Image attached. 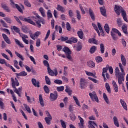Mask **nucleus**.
Instances as JSON below:
<instances>
[{"label":"nucleus","mask_w":128,"mask_h":128,"mask_svg":"<svg viewBox=\"0 0 128 128\" xmlns=\"http://www.w3.org/2000/svg\"><path fill=\"white\" fill-rule=\"evenodd\" d=\"M119 68L122 72L120 70V68L118 67L116 68V78H118V82L120 85L122 84V82H124V76H126V72H124V66L122 63H119Z\"/></svg>","instance_id":"nucleus-1"},{"label":"nucleus","mask_w":128,"mask_h":128,"mask_svg":"<svg viewBox=\"0 0 128 128\" xmlns=\"http://www.w3.org/2000/svg\"><path fill=\"white\" fill-rule=\"evenodd\" d=\"M16 81H14V78H12V88L15 89L14 90V92H16V94H17L20 98H22V87H20V88H18V89L16 88V86H20V83L18 82V79L16 78Z\"/></svg>","instance_id":"nucleus-2"},{"label":"nucleus","mask_w":128,"mask_h":128,"mask_svg":"<svg viewBox=\"0 0 128 128\" xmlns=\"http://www.w3.org/2000/svg\"><path fill=\"white\" fill-rule=\"evenodd\" d=\"M114 11L118 16H120V12H122V16L126 22H128V17L126 16V12L122 7L118 6V5L115 6Z\"/></svg>","instance_id":"nucleus-3"},{"label":"nucleus","mask_w":128,"mask_h":128,"mask_svg":"<svg viewBox=\"0 0 128 128\" xmlns=\"http://www.w3.org/2000/svg\"><path fill=\"white\" fill-rule=\"evenodd\" d=\"M34 16H36V18L34 16H32L31 18H32L33 20H34V22H36V24H37L38 28H42V24H40V23L42 22V24H45L44 20V18H42L40 16V15H38V13H35ZM38 19L39 20L38 21Z\"/></svg>","instance_id":"nucleus-4"},{"label":"nucleus","mask_w":128,"mask_h":128,"mask_svg":"<svg viewBox=\"0 0 128 128\" xmlns=\"http://www.w3.org/2000/svg\"><path fill=\"white\" fill-rule=\"evenodd\" d=\"M64 52H65L66 58L69 60H72V51L70 50V48L68 47H64Z\"/></svg>","instance_id":"nucleus-5"},{"label":"nucleus","mask_w":128,"mask_h":128,"mask_svg":"<svg viewBox=\"0 0 128 128\" xmlns=\"http://www.w3.org/2000/svg\"><path fill=\"white\" fill-rule=\"evenodd\" d=\"M89 96L93 102H96L98 104L100 102V100H98V95H96V92L90 93Z\"/></svg>","instance_id":"nucleus-6"},{"label":"nucleus","mask_w":128,"mask_h":128,"mask_svg":"<svg viewBox=\"0 0 128 128\" xmlns=\"http://www.w3.org/2000/svg\"><path fill=\"white\" fill-rule=\"evenodd\" d=\"M48 74H49V76H58V69H55L54 71L52 70L50 68H49L48 69Z\"/></svg>","instance_id":"nucleus-7"},{"label":"nucleus","mask_w":128,"mask_h":128,"mask_svg":"<svg viewBox=\"0 0 128 128\" xmlns=\"http://www.w3.org/2000/svg\"><path fill=\"white\" fill-rule=\"evenodd\" d=\"M58 95L56 92H55L54 94H50V100L52 102H56L58 100Z\"/></svg>","instance_id":"nucleus-8"},{"label":"nucleus","mask_w":128,"mask_h":128,"mask_svg":"<svg viewBox=\"0 0 128 128\" xmlns=\"http://www.w3.org/2000/svg\"><path fill=\"white\" fill-rule=\"evenodd\" d=\"M80 82L81 90H84L86 88V84H88L86 80V79L84 78H82L80 79Z\"/></svg>","instance_id":"nucleus-9"},{"label":"nucleus","mask_w":128,"mask_h":128,"mask_svg":"<svg viewBox=\"0 0 128 128\" xmlns=\"http://www.w3.org/2000/svg\"><path fill=\"white\" fill-rule=\"evenodd\" d=\"M20 19L23 22H28V24H32V26H36V23L30 19L24 18V17L22 16H20Z\"/></svg>","instance_id":"nucleus-10"},{"label":"nucleus","mask_w":128,"mask_h":128,"mask_svg":"<svg viewBox=\"0 0 128 128\" xmlns=\"http://www.w3.org/2000/svg\"><path fill=\"white\" fill-rule=\"evenodd\" d=\"M88 128H98V126L96 124V123L94 121H89L88 122Z\"/></svg>","instance_id":"nucleus-11"},{"label":"nucleus","mask_w":128,"mask_h":128,"mask_svg":"<svg viewBox=\"0 0 128 128\" xmlns=\"http://www.w3.org/2000/svg\"><path fill=\"white\" fill-rule=\"evenodd\" d=\"M79 120H80V123H78V126L80 128H84V120L80 116H78Z\"/></svg>","instance_id":"nucleus-12"},{"label":"nucleus","mask_w":128,"mask_h":128,"mask_svg":"<svg viewBox=\"0 0 128 128\" xmlns=\"http://www.w3.org/2000/svg\"><path fill=\"white\" fill-rule=\"evenodd\" d=\"M32 84L35 86V88H40V82L36 81V80L34 78L32 79Z\"/></svg>","instance_id":"nucleus-13"},{"label":"nucleus","mask_w":128,"mask_h":128,"mask_svg":"<svg viewBox=\"0 0 128 128\" xmlns=\"http://www.w3.org/2000/svg\"><path fill=\"white\" fill-rule=\"evenodd\" d=\"M89 14L92 20H93V22H94V20H96V15L94 14V12L92 10V8L89 9Z\"/></svg>","instance_id":"nucleus-14"},{"label":"nucleus","mask_w":128,"mask_h":128,"mask_svg":"<svg viewBox=\"0 0 128 128\" xmlns=\"http://www.w3.org/2000/svg\"><path fill=\"white\" fill-rule=\"evenodd\" d=\"M120 102L124 110H128V105L126 104V102L122 99L120 100Z\"/></svg>","instance_id":"nucleus-15"},{"label":"nucleus","mask_w":128,"mask_h":128,"mask_svg":"<svg viewBox=\"0 0 128 128\" xmlns=\"http://www.w3.org/2000/svg\"><path fill=\"white\" fill-rule=\"evenodd\" d=\"M2 36L6 44H12V42H10V40L8 37V36H6V34H2Z\"/></svg>","instance_id":"nucleus-16"},{"label":"nucleus","mask_w":128,"mask_h":128,"mask_svg":"<svg viewBox=\"0 0 128 128\" xmlns=\"http://www.w3.org/2000/svg\"><path fill=\"white\" fill-rule=\"evenodd\" d=\"M100 12L104 16H106V7L103 6L100 8Z\"/></svg>","instance_id":"nucleus-17"},{"label":"nucleus","mask_w":128,"mask_h":128,"mask_svg":"<svg viewBox=\"0 0 128 128\" xmlns=\"http://www.w3.org/2000/svg\"><path fill=\"white\" fill-rule=\"evenodd\" d=\"M114 124L116 126V128H120V122H118V119L116 116L114 117Z\"/></svg>","instance_id":"nucleus-18"},{"label":"nucleus","mask_w":128,"mask_h":128,"mask_svg":"<svg viewBox=\"0 0 128 128\" xmlns=\"http://www.w3.org/2000/svg\"><path fill=\"white\" fill-rule=\"evenodd\" d=\"M121 60H122V64L124 66H126V57H124V54H121Z\"/></svg>","instance_id":"nucleus-19"},{"label":"nucleus","mask_w":128,"mask_h":128,"mask_svg":"<svg viewBox=\"0 0 128 128\" xmlns=\"http://www.w3.org/2000/svg\"><path fill=\"white\" fill-rule=\"evenodd\" d=\"M56 10H58V12H61L62 14L66 12V9H64V8L63 6H60V5H58Z\"/></svg>","instance_id":"nucleus-20"},{"label":"nucleus","mask_w":128,"mask_h":128,"mask_svg":"<svg viewBox=\"0 0 128 128\" xmlns=\"http://www.w3.org/2000/svg\"><path fill=\"white\" fill-rule=\"evenodd\" d=\"M39 12H40L42 18H46V10H44L43 8H40Z\"/></svg>","instance_id":"nucleus-21"},{"label":"nucleus","mask_w":128,"mask_h":128,"mask_svg":"<svg viewBox=\"0 0 128 128\" xmlns=\"http://www.w3.org/2000/svg\"><path fill=\"white\" fill-rule=\"evenodd\" d=\"M86 74L88 76H92L93 78H98V77L96 76V73L93 74L90 72L86 71Z\"/></svg>","instance_id":"nucleus-22"},{"label":"nucleus","mask_w":128,"mask_h":128,"mask_svg":"<svg viewBox=\"0 0 128 128\" xmlns=\"http://www.w3.org/2000/svg\"><path fill=\"white\" fill-rule=\"evenodd\" d=\"M88 42L89 44H98V42L94 38L89 39Z\"/></svg>","instance_id":"nucleus-23"},{"label":"nucleus","mask_w":128,"mask_h":128,"mask_svg":"<svg viewBox=\"0 0 128 128\" xmlns=\"http://www.w3.org/2000/svg\"><path fill=\"white\" fill-rule=\"evenodd\" d=\"M112 84L116 92H118V86L116 82L115 81H113Z\"/></svg>","instance_id":"nucleus-24"},{"label":"nucleus","mask_w":128,"mask_h":128,"mask_svg":"<svg viewBox=\"0 0 128 128\" xmlns=\"http://www.w3.org/2000/svg\"><path fill=\"white\" fill-rule=\"evenodd\" d=\"M17 78L19 76H28V73L26 72H22L19 74H16Z\"/></svg>","instance_id":"nucleus-25"},{"label":"nucleus","mask_w":128,"mask_h":128,"mask_svg":"<svg viewBox=\"0 0 128 128\" xmlns=\"http://www.w3.org/2000/svg\"><path fill=\"white\" fill-rule=\"evenodd\" d=\"M78 36H79L80 38V40H84V32H82V30H80V31L78 32Z\"/></svg>","instance_id":"nucleus-26"},{"label":"nucleus","mask_w":128,"mask_h":128,"mask_svg":"<svg viewBox=\"0 0 128 128\" xmlns=\"http://www.w3.org/2000/svg\"><path fill=\"white\" fill-rule=\"evenodd\" d=\"M2 8H4V10H6L7 12H10V8H8L6 4H2Z\"/></svg>","instance_id":"nucleus-27"},{"label":"nucleus","mask_w":128,"mask_h":128,"mask_svg":"<svg viewBox=\"0 0 128 128\" xmlns=\"http://www.w3.org/2000/svg\"><path fill=\"white\" fill-rule=\"evenodd\" d=\"M39 100L40 102V104L44 108V98H42V95L40 94L39 96Z\"/></svg>","instance_id":"nucleus-28"},{"label":"nucleus","mask_w":128,"mask_h":128,"mask_svg":"<svg viewBox=\"0 0 128 128\" xmlns=\"http://www.w3.org/2000/svg\"><path fill=\"white\" fill-rule=\"evenodd\" d=\"M103 98L107 104H110V100L108 99V96L106 93H104L103 94Z\"/></svg>","instance_id":"nucleus-29"},{"label":"nucleus","mask_w":128,"mask_h":128,"mask_svg":"<svg viewBox=\"0 0 128 128\" xmlns=\"http://www.w3.org/2000/svg\"><path fill=\"white\" fill-rule=\"evenodd\" d=\"M98 28L102 36H104V30H102V24L100 23H98Z\"/></svg>","instance_id":"nucleus-30"},{"label":"nucleus","mask_w":128,"mask_h":128,"mask_svg":"<svg viewBox=\"0 0 128 128\" xmlns=\"http://www.w3.org/2000/svg\"><path fill=\"white\" fill-rule=\"evenodd\" d=\"M65 91L66 92H67V94H68L69 96H72V90H70V88L68 86H66Z\"/></svg>","instance_id":"nucleus-31"},{"label":"nucleus","mask_w":128,"mask_h":128,"mask_svg":"<svg viewBox=\"0 0 128 128\" xmlns=\"http://www.w3.org/2000/svg\"><path fill=\"white\" fill-rule=\"evenodd\" d=\"M74 100V102L76 104L79 106L80 108H82V105H80V101L78 100V99L76 96H74L73 97Z\"/></svg>","instance_id":"nucleus-32"},{"label":"nucleus","mask_w":128,"mask_h":128,"mask_svg":"<svg viewBox=\"0 0 128 128\" xmlns=\"http://www.w3.org/2000/svg\"><path fill=\"white\" fill-rule=\"evenodd\" d=\"M45 120H46L47 124H48V126H50V124H51L50 122H52V117L46 118Z\"/></svg>","instance_id":"nucleus-33"},{"label":"nucleus","mask_w":128,"mask_h":128,"mask_svg":"<svg viewBox=\"0 0 128 128\" xmlns=\"http://www.w3.org/2000/svg\"><path fill=\"white\" fill-rule=\"evenodd\" d=\"M122 30L125 34H128V26L124 24L122 27Z\"/></svg>","instance_id":"nucleus-34"},{"label":"nucleus","mask_w":128,"mask_h":128,"mask_svg":"<svg viewBox=\"0 0 128 128\" xmlns=\"http://www.w3.org/2000/svg\"><path fill=\"white\" fill-rule=\"evenodd\" d=\"M76 14L78 20H82V14H80V12L78 10H77L76 11Z\"/></svg>","instance_id":"nucleus-35"},{"label":"nucleus","mask_w":128,"mask_h":128,"mask_svg":"<svg viewBox=\"0 0 128 128\" xmlns=\"http://www.w3.org/2000/svg\"><path fill=\"white\" fill-rule=\"evenodd\" d=\"M111 36H112L115 42H116V40H118V37L116 34H114V32H111Z\"/></svg>","instance_id":"nucleus-36"},{"label":"nucleus","mask_w":128,"mask_h":128,"mask_svg":"<svg viewBox=\"0 0 128 128\" xmlns=\"http://www.w3.org/2000/svg\"><path fill=\"white\" fill-rule=\"evenodd\" d=\"M15 42H16V44L18 46H19L20 48H24V44H22L20 40H18V39H15Z\"/></svg>","instance_id":"nucleus-37"},{"label":"nucleus","mask_w":128,"mask_h":128,"mask_svg":"<svg viewBox=\"0 0 128 128\" xmlns=\"http://www.w3.org/2000/svg\"><path fill=\"white\" fill-rule=\"evenodd\" d=\"M106 88L109 94H112V90L110 89V84H108V83H106Z\"/></svg>","instance_id":"nucleus-38"},{"label":"nucleus","mask_w":128,"mask_h":128,"mask_svg":"<svg viewBox=\"0 0 128 128\" xmlns=\"http://www.w3.org/2000/svg\"><path fill=\"white\" fill-rule=\"evenodd\" d=\"M97 49L98 48L96 46H94L91 48L90 52L92 54H94V52H96Z\"/></svg>","instance_id":"nucleus-39"},{"label":"nucleus","mask_w":128,"mask_h":128,"mask_svg":"<svg viewBox=\"0 0 128 128\" xmlns=\"http://www.w3.org/2000/svg\"><path fill=\"white\" fill-rule=\"evenodd\" d=\"M47 16L48 18V20H50V18H52V11L50 10H48V11Z\"/></svg>","instance_id":"nucleus-40"},{"label":"nucleus","mask_w":128,"mask_h":128,"mask_svg":"<svg viewBox=\"0 0 128 128\" xmlns=\"http://www.w3.org/2000/svg\"><path fill=\"white\" fill-rule=\"evenodd\" d=\"M45 80H46V84H48V86H50V84H52V82H50V79L48 76H46Z\"/></svg>","instance_id":"nucleus-41"},{"label":"nucleus","mask_w":128,"mask_h":128,"mask_svg":"<svg viewBox=\"0 0 128 128\" xmlns=\"http://www.w3.org/2000/svg\"><path fill=\"white\" fill-rule=\"evenodd\" d=\"M100 48L101 53L102 54H104V50H106V48H104V44H100Z\"/></svg>","instance_id":"nucleus-42"},{"label":"nucleus","mask_w":128,"mask_h":128,"mask_svg":"<svg viewBox=\"0 0 128 128\" xmlns=\"http://www.w3.org/2000/svg\"><path fill=\"white\" fill-rule=\"evenodd\" d=\"M55 28L56 32H59L60 34H62V27L56 26Z\"/></svg>","instance_id":"nucleus-43"},{"label":"nucleus","mask_w":128,"mask_h":128,"mask_svg":"<svg viewBox=\"0 0 128 128\" xmlns=\"http://www.w3.org/2000/svg\"><path fill=\"white\" fill-rule=\"evenodd\" d=\"M24 106L26 110H27L28 114H32V110H30V106H28L26 104H24Z\"/></svg>","instance_id":"nucleus-44"},{"label":"nucleus","mask_w":128,"mask_h":128,"mask_svg":"<svg viewBox=\"0 0 128 128\" xmlns=\"http://www.w3.org/2000/svg\"><path fill=\"white\" fill-rule=\"evenodd\" d=\"M88 66L90 68H94L96 67V64H94V62L92 61L88 63Z\"/></svg>","instance_id":"nucleus-45"},{"label":"nucleus","mask_w":128,"mask_h":128,"mask_svg":"<svg viewBox=\"0 0 128 128\" xmlns=\"http://www.w3.org/2000/svg\"><path fill=\"white\" fill-rule=\"evenodd\" d=\"M15 54H16V56H17L21 60H22V62H24V56H22V54H18V52H16Z\"/></svg>","instance_id":"nucleus-46"},{"label":"nucleus","mask_w":128,"mask_h":128,"mask_svg":"<svg viewBox=\"0 0 128 128\" xmlns=\"http://www.w3.org/2000/svg\"><path fill=\"white\" fill-rule=\"evenodd\" d=\"M92 26L93 28H94L95 30H96V32H97L99 36H100V30H98V26H96V25L95 24H92Z\"/></svg>","instance_id":"nucleus-47"},{"label":"nucleus","mask_w":128,"mask_h":128,"mask_svg":"<svg viewBox=\"0 0 128 128\" xmlns=\"http://www.w3.org/2000/svg\"><path fill=\"white\" fill-rule=\"evenodd\" d=\"M10 94L12 95L14 102H18V100L16 99V96H14V92L12 90H10Z\"/></svg>","instance_id":"nucleus-48"},{"label":"nucleus","mask_w":128,"mask_h":128,"mask_svg":"<svg viewBox=\"0 0 128 128\" xmlns=\"http://www.w3.org/2000/svg\"><path fill=\"white\" fill-rule=\"evenodd\" d=\"M24 4L25 6H28V8H32V4L30 3V2H28V0H24Z\"/></svg>","instance_id":"nucleus-49"},{"label":"nucleus","mask_w":128,"mask_h":128,"mask_svg":"<svg viewBox=\"0 0 128 128\" xmlns=\"http://www.w3.org/2000/svg\"><path fill=\"white\" fill-rule=\"evenodd\" d=\"M96 62H98V64H100V62H103L102 58L100 56L96 57Z\"/></svg>","instance_id":"nucleus-50"},{"label":"nucleus","mask_w":128,"mask_h":128,"mask_svg":"<svg viewBox=\"0 0 128 128\" xmlns=\"http://www.w3.org/2000/svg\"><path fill=\"white\" fill-rule=\"evenodd\" d=\"M104 30L106 32H107V34H110V26H108V24H106L104 26Z\"/></svg>","instance_id":"nucleus-51"},{"label":"nucleus","mask_w":128,"mask_h":128,"mask_svg":"<svg viewBox=\"0 0 128 128\" xmlns=\"http://www.w3.org/2000/svg\"><path fill=\"white\" fill-rule=\"evenodd\" d=\"M56 90L59 92H64V86H62L60 87H57Z\"/></svg>","instance_id":"nucleus-52"},{"label":"nucleus","mask_w":128,"mask_h":128,"mask_svg":"<svg viewBox=\"0 0 128 128\" xmlns=\"http://www.w3.org/2000/svg\"><path fill=\"white\" fill-rule=\"evenodd\" d=\"M112 31L115 34H118V36H122V33H120V31H118V30L117 29L113 28Z\"/></svg>","instance_id":"nucleus-53"},{"label":"nucleus","mask_w":128,"mask_h":128,"mask_svg":"<svg viewBox=\"0 0 128 128\" xmlns=\"http://www.w3.org/2000/svg\"><path fill=\"white\" fill-rule=\"evenodd\" d=\"M12 28L16 32H17V34H20V28H18L16 26H14L12 27Z\"/></svg>","instance_id":"nucleus-54"},{"label":"nucleus","mask_w":128,"mask_h":128,"mask_svg":"<svg viewBox=\"0 0 128 128\" xmlns=\"http://www.w3.org/2000/svg\"><path fill=\"white\" fill-rule=\"evenodd\" d=\"M10 4L14 8H16L18 6V4H14V0H10Z\"/></svg>","instance_id":"nucleus-55"},{"label":"nucleus","mask_w":128,"mask_h":128,"mask_svg":"<svg viewBox=\"0 0 128 128\" xmlns=\"http://www.w3.org/2000/svg\"><path fill=\"white\" fill-rule=\"evenodd\" d=\"M54 82L56 84H59V85H62L63 84L62 81L61 80H55Z\"/></svg>","instance_id":"nucleus-56"},{"label":"nucleus","mask_w":128,"mask_h":128,"mask_svg":"<svg viewBox=\"0 0 128 128\" xmlns=\"http://www.w3.org/2000/svg\"><path fill=\"white\" fill-rule=\"evenodd\" d=\"M70 40L72 42V43L73 42V44H76V42H78V39H76V38H74V37L70 38Z\"/></svg>","instance_id":"nucleus-57"},{"label":"nucleus","mask_w":128,"mask_h":128,"mask_svg":"<svg viewBox=\"0 0 128 128\" xmlns=\"http://www.w3.org/2000/svg\"><path fill=\"white\" fill-rule=\"evenodd\" d=\"M44 64L45 66H47L48 68H48H50V64L48 63V62L46 61V60H44Z\"/></svg>","instance_id":"nucleus-58"},{"label":"nucleus","mask_w":128,"mask_h":128,"mask_svg":"<svg viewBox=\"0 0 128 128\" xmlns=\"http://www.w3.org/2000/svg\"><path fill=\"white\" fill-rule=\"evenodd\" d=\"M25 96H26V98H27V100H28V102H29L30 104H32V100H30V97L29 96H28L27 92H25Z\"/></svg>","instance_id":"nucleus-59"},{"label":"nucleus","mask_w":128,"mask_h":128,"mask_svg":"<svg viewBox=\"0 0 128 128\" xmlns=\"http://www.w3.org/2000/svg\"><path fill=\"white\" fill-rule=\"evenodd\" d=\"M44 90L46 94H50V88H48V86H44Z\"/></svg>","instance_id":"nucleus-60"},{"label":"nucleus","mask_w":128,"mask_h":128,"mask_svg":"<svg viewBox=\"0 0 128 128\" xmlns=\"http://www.w3.org/2000/svg\"><path fill=\"white\" fill-rule=\"evenodd\" d=\"M20 36L22 38V40H26V38H28V36L26 35H24L22 34H20Z\"/></svg>","instance_id":"nucleus-61"},{"label":"nucleus","mask_w":128,"mask_h":128,"mask_svg":"<svg viewBox=\"0 0 128 128\" xmlns=\"http://www.w3.org/2000/svg\"><path fill=\"white\" fill-rule=\"evenodd\" d=\"M68 14L70 18H74V11H72V10H69Z\"/></svg>","instance_id":"nucleus-62"},{"label":"nucleus","mask_w":128,"mask_h":128,"mask_svg":"<svg viewBox=\"0 0 128 128\" xmlns=\"http://www.w3.org/2000/svg\"><path fill=\"white\" fill-rule=\"evenodd\" d=\"M40 44H41L40 40V39H38L36 42V46L37 48H40Z\"/></svg>","instance_id":"nucleus-63"},{"label":"nucleus","mask_w":128,"mask_h":128,"mask_svg":"<svg viewBox=\"0 0 128 128\" xmlns=\"http://www.w3.org/2000/svg\"><path fill=\"white\" fill-rule=\"evenodd\" d=\"M4 20H6L8 24H12V20L8 18H4Z\"/></svg>","instance_id":"nucleus-64"}]
</instances>
